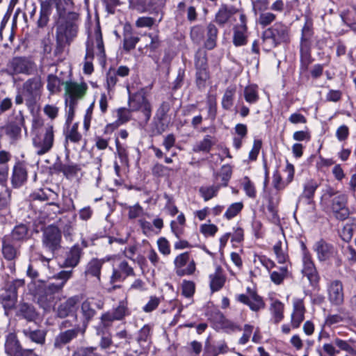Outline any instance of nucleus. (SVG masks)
Segmentation results:
<instances>
[{
    "label": "nucleus",
    "instance_id": "nucleus-1",
    "mask_svg": "<svg viewBox=\"0 0 356 356\" xmlns=\"http://www.w3.org/2000/svg\"><path fill=\"white\" fill-rule=\"evenodd\" d=\"M58 17L56 22V38L60 45L70 44L76 37L79 29V15L58 8Z\"/></svg>",
    "mask_w": 356,
    "mask_h": 356
},
{
    "label": "nucleus",
    "instance_id": "nucleus-2",
    "mask_svg": "<svg viewBox=\"0 0 356 356\" xmlns=\"http://www.w3.org/2000/svg\"><path fill=\"white\" fill-rule=\"evenodd\" d=\"M314 37L313 23L307 19L301 30L300 41V69L302 72L307 71L309 65L314 61L312 56Z\"/></svg>",
    "mask_w": 356,
    "mask_h": 356
},
{
    "label": "nucleus",
    "instance_id": "nucleus-3",
    "mask_svg": "<svg viewBox=\"0 0 356 356\" xmlns=\"http://www.w3.org/2000/svg\"><path fill=\"white\" fill-rule=\"evenodd\" d=\"M262 49L268 52L282 43L290 42L289 29L284 24H274L262 33Z\"/></svg>",
    "mask_w": 356,
    "mask_h": 356
},
{
    "label": "nucleus",
    "instance_id": "nucleus-4",
    "mask_svg": "<svg viewBox=\"0 0 356 356\" xmlns=\"http://www.w3.org/2000/svg\"><path fill=\"white\" fill-rule=\"evenodd\" d=\"M43 86L41 76L38 75L26 79L20 88L26 97V106L31 113L42 96Z\"/></svg>",
    "mask_w": 356,
    "mask_h": 356
},
{
    "label": "nucleus",
    "instance_id": "nucleus-5",
    "mask_svg": "<svg viewBox=\"0 0 356 356\" xmlns=\"http://www.w3.org/2000/svg\"><path fill=\"white\" fill-rule=\"evenodd\" d=\"M54 143V128L52 124H47L44 129L38 131L33 138V145L37 155H44L52 149Z\"/></svg>",
    "mask_w": 356,
    "mask_h": 356
},
{
    "label": "nucleus",
    "instance_id": "nucleus-6",
    "mask_svg": "<svg viewBox=\"0 0 356 356\" xmlns=\"http://www.w3.org/2000/svg\"><path fill=\"white\" fill-rule=\"evenodd\" d=\"M24 285V280L17 279L7 282L0 291V303L5 310L15 308L17 302V289Z\"/></svg>",
    "mask_w": 356,
    "mask_h": 356
},
{
    "label": "nucleus",
    "instance_id": "nucleus-7",
    "mask_svg": "<svg viewBox=\"0 0 356 356\" xmlns=\"http://www.w3.org/2000/svg\"><path fill=\"white\" fill-rule=\"evenodd\" d=\"M36 70L35 63L31 58L16 56L13 58L7 65V73L10 75L25 74L31 75Z\"/></svg>",
    "mask_w": 356,
    "mask_h": 356
},
{
    "label": "nucleus",
    "instance_id": "nucleus-8",
    "mask_svg": "<svg viewBox=\"0 0 356 356\" xmlns=\"http://www.w3.org/2000/svg\"><path fill=\"white\" fill-rule=\"evenodd\" d=\"M95 54H96L99 59H104L106 57L104 44L99 25H97L95 28L94 35L88 37L86 42V54L85 58L92 60Z\"/></svg>",
    "mask_w": 356,
    "mask_h": 356
},
{
    "label": "nucleus",
    "instance_id": "nucleus-9",
    "mask_svg": "<svg viewBox=\"0 0 356 356\" xmlns=\"http://www.w3.org/2000/svg\"><path fill=\"white\" fill-rule=\"evenodd\" d=\"M128 104L130 111H140L143 113L145 122H147L150 119L152 106L143 90L133 94L129 93Z\"/></svg>",
    "mask_w": 356,
    "mask_h": 356
},
{
    "label": "nucleus",
    "instance_id": "nucleus-10",
    "mask_svg": "<svg viewBox=\"0 0 356 356\" xmlns=\"http://www.w3.org/2000/svg\"><path fill=\"white\" fill-rule=\"evenodd\" d=\"M173 264L174 270L179 277L193 275L197 269L196 262L188 251L177 255Z\"/></svg>",
    "mask_w": 356,
    "mask_h": 356
},
{
    "label": "nucleus",
    "instance_id": "nucleus-11",
    "mask_svg": "<svg viewBox=\"0 0 356 356\" xmlns=\"http://www.w3.org/2000/svg\"><path fill=\"white\" fill-rule=\"evenodd\" d=\"M136 273L134 268L125 260H121L116 267H113L112 274L109 278V284L111 288L109 290L120 289L121 286L117 283L123 282L127 277H134Z\"/></svg>",
    "mask_w": 356,
    "mask_h": 356
},
{
    "label": "nucleus",
    "instance_id": "nucleus-12",
    "mask_svg": "<svg viewBox=\"0 0 356 356\" xmlns=\"http://www.w3.org/2000/svg\"><path fill=\"white\" fill-rule=\"evenodd\" d=\"M65 102L78 104L79 101L86 96L88 86L84 81L80 83L76 81L65 82Z\"/></svg>",
    "mask_w": 356,
    "mask_h": 356
},
{
    "label": "nucleus",
    "instance_id": "nucleus-13",
    "mask_svg": "<svg viewBox=\"0 0 356 356\" xmlns=\"http://www.w3.org/2000/svg\"><path fill=\"white\" fill-rule=\"evenodd\" d=\"M62 289V285L57 282L42 286L38 291V303L44 309L49 307L54 300V294L59 293Z\"/></svg>",
    "mask_w": 356,
    "mask_h": 356
},
{
    "label": "nucleus",
    "instance_id": "nucleus-14",
    "mask_svg": "<svg viewBox=\"0 0 356 356\" xmlns=\"http://www.w3.org/2000/svg\"><path fill=\"white\" fill-rule=\"evenodd\" d=\"M248 17L244 13H240L239 23L233 26L232 42L236 47L244 46L248 43L249 35Z\"/></svg>",
    "mask_w": 356,
    "mask_h": 356
},
{
    "label": "nucleus",
    "instance_id": "nucleus-15",
    "mask_svg": "<svg viewBox=\"0 0 356 356\" xmlns=\"http://www.w3.org/2000/svg\"><path fill=\"white\" fill-rule=\"evenodd\" d=\"M329 202H330V209L337 220L343 221L348 218L350 210L347 207L348 196L346 194H338Z\"/></svg>",
    "mask_w": 356,
    "mask_h": 356
},
{
    "label": "nucleus",
    "instance_id": "nucleus-16",
    "mask_svg": "<svg viewBox=\"0 0 356 356\" xmlns=\"http://www.w3.org/2000/svg\"><path fill=\"white\" fill-rule=\"evenodd\" d=\"M61 232L60 229L54 225H49L45 228L42 234L43 245L54 252L60 247Z\"/></svg>",
    "mask_w": 356,
    "mask_h": 356
},
{
    "label": "nucleus",
    "instance_id": "nucleus-17",
    "mask_svg": "<svg viewBox=\"0 0 356 356\" xmlns=\"http://www.w3.org/2000/svg\"><path fill=\"white\" fill-rule=\"evenodd\" d=\"M241 13L244 12L234 6L223 3L215 15V21L219 26H224L226 24L232 22L235 15H238L240 17Z\"/></svg>",
    "mask_w": 356,
    "mask_h": 356
},
{
    "label": "nucleus",
    "instance_id": "nucleus-18",
    "mask_svg": "<svg viewBox=\"0 0 356 356\" xmlns=\"http://www.w3.org/2000/svg\"><path fill=\"white\" fill-rule=\"evenodd\" d=\"M25 120L22 111H19L10 120L2 127L5 134L13 140H18L21 136L22 127H24Z\"/></svg>",
    "mask_w": 356,
    "mask_h": 356
},
{
    "label": "nucleus",
    "instance_id": "nucleus-19",
    "mask_svg": "<svg viewBox=\"0 0 356 356\" xmlns=\"http://www.w3.org/2000/svg\"><path fill=\"white\" fill-rule=\"evenodd\" d=\"M249 294H240L237 296L236 300L248 305L250 309L254 312H258L265 307V302L260 296L256 291L248 289Z\"/></svg>",
    "mask_w": 356,
    "mask_h": 356
},
{
    "label": "nucleus",
    "instance_id": "nucleus-20",
    "mask_svg": "<svg viewBox=\"0 0 356 356\" xmlns=\"http://www.w3.org/2000/svg\"><path fill=\"white\" fill-rule=\"evenodd\" d=\"M28 171L26 164L22 161L15 163L10 177L11 184L13 188H17L22 186L27 181Z\"/></svg>",
    "mask_w": 356,
    "mask_h": 356
},
{
    "label": "nucleus",
    "instance_id": "nucleus-21",
    "mask_svg": "<svg viewBox=\"0 0 356 356\" xmlns=\"http://www.w3.org/2000/svg\"><path fill=\"white\" fill-rule=\"evenodd\" d=\"M306 309L301 298L293 300V312L291 315V324L293 329L298 328L305 319Z\"/></svg>",
    "mask_w": 356,
    "mask_h": 356
},
{
    "label": "nucleus",
    "instance_id": "nucleus-22",
    "mask_svg": "<svg viewBox=\"0 0 356 356\" xmlns=\"http://www.w3.org/2000/svg\"><path fill=\"white\" fill-rule=\"evenodd\" d=\"M314 250L316 252L317 258L320 261L329 260L336 256L337 251L334 246L321 239L314 245Z\"/></svg>",
    "mask_w": 356,
    "mask_h": 356
},
{
    "label": "nucleus",
    "instance_id": "nucleus-23",
    "mask_svg": "<svg viewBox=\"0 0 356 356\" xmlns=\"http://www.w3.org/2000/svg\"><path fill=\"white\" fill-rule=\"evenodd\" d=\"M80 302L79 296L69 298L65 302L60 303L57 308V315L60 318H65L76 312L78 304Z\"/></svg>",
    "mask_w": 356,
    "mask_h": 356
},
{
    "label": "nucleus",
    "instance_id": "nucleus-24",
    "mask_svg": "<svg viewBox=\"0 0 356 356\" xmlns=\"http://www.w3.org/2000/svg\"><path fill=\"white\" fill-rule=\"evenodd\" d=\"M209 278L211 292H216L222 289L227 280L225 271L220 266L216 267L214 273L210 274Z\"/></svg>",
    "mask_w": 356,
    "mask_h": 356
},
{
    "label": "nucleus",
    "instance_id": "nucleus-25",
    "mask_svg": "<svg viewBox=\"0 0 356 356\" xmlns=\"http://www.w3.org/2000/svg\"><path fill=\"white\" fill-rule=\"evenodd\" d=\"M328 298L336 305L341 304L343 301V290L342 283L339 280H334L327 286Z\"/></svg>",
    "mask_w": 356,
    "mask_h": 356
},
{
    "label": "nucleus",
    "instance_id": "nucleus-26",
    "mask_svg": "<svg viewBox=\"0 0 356 356\" xmlns=\"http://www.w3.org/2000/svg\"><path fill=\"white\" fill-rule=\"evenodd\" d=\"M60 0H45L41 3L40 17L37 22L38 26L43 28L48 24L49 15L51 13V6L56 4V8L59 7Z\"/></svg>",
    "mask_w": 356,
    "mask_h": 356
},
{
    "label": "nucleus",
    "instance_id": "nucleus-27",
    "mask_svg": "<svg viewBox=\"0 0 356 356\" xmlns=\"http://www.w3.org/2000/svg\"><path fill=\"white\" fill-rule=\"evenodd\" d=\"M139 41L140 38L134 34L131 25L126 24L123 31V50L129 53L136 48Z\"/></svg>",
    "mask_w": 356,
    "mask_h": 356
},
{
    "label": "nucleus",
    "instance_id": "nucleus-28",
    "mask_svg": "<svg viewBox=\"0 0 356 356\" xmlns=\"http://www.w3.org/2000/svg\"><path fill=\"white\" fill-rule=\"evenodd\" d=\"M79 331L80 328L76 327L60 332L55 338L54 343V348L56 349L62 348L65 345L76 338Z\"/></svg>",
    "mask_w": 356,
    "mask_h": 356
},
{
    "label": "nucleus",
    "instance_id": "nucleus-29",
    "mask_svg": "<svg viewBox=\"0 0 356 356\" xmlns=\"http://www.w3.org/2000/svg\"><path fill=\"white\" fill-rule=\"evenodd\" d=\"M269 310L271 314V321L278 324L284 319V305L277 299L271 298Z\"/></svg>",
    "mask_w": 356,
    "mask_h": 356
},
{
    "label": "nucleus",
    "instance_id": "nucleus-30",
    "mask_svg": "<svg viewBox=\"0 0 356 356\" xmlns=\"http://www.w3.org/2000/svg\"><path fill=\"white\" fill-rule=\"evenodd\" d=\"M82 254V248L79 245H73L70 251L66 254L64 266L65 267L71 268L76 266L79 263Z\"/></svg>",
    "mask_w": 356,
    "mask_h": 356
},
{
    "label": "nucleus",
    "instance_id": "nucleus-31",
    "mask_svg": "<svg viewBox=\"0 0 356 356\" xmlns=\"http://www.w3.org/2000/svg\"><path fill=\"white\" fill-rule=\"evenodd\" d=\"M31 197L33 200H40L42 202L52 200V202H50L48 204L49 205H56L58 207V204L54 202V200L58 198V195L54 193L53 191L49 188L39 189L36 191V192L32 193Z\"/></svg>",
    "mask_w": 356,
    "mask_h": 356
},
{
    "label": "nucleus",
    "instance_id": "nucleus-32",
    "mask_svg": "<svg viewBox=\"0 0 356 356\" xmlns=\"http://www.w3.org/2000/svg\"><path fill=\"white\" fill-rule=\"evenodd\" d=\"M1 249L3 257L8 261H14L19 254V250L10 243L8 236L3 238Z\"/></svg>",
    "mask_w": 356,
    "mask_h": 356
},
{
    "label": "nucleus",
    "instance_id": "nucleus-33",
    "mask_svg": "<svg viewBox=\"0 0 356 356\" xmlns=\"http://www.w3.org/2000/svg\"><path fill=\"white\" fill-rule=\"evenodd\" d=\"M104 261L97 258L92 259L86 265L85 275L96 277L100 281L101 270Z\"/></svg>",
    "mask_w": 356,
    "mask_h": 356
},
{
    "label": "nucleus",
    "instance_id": "nucleus-34",
    "mask_svg": "<svg viewBox=\"0 0 356 356\" xmlns=\"http://www.w3.org/2000/svg\"><path fill=\"white\" fill-rule=\"evenodd\" d=\"M269 273L271 282L276 285L282 284L284 280L291 277L288 264L280 266L277 270L270 271Z\"/></svg>",
    "mask_w": 356,
    "mask_h": 356
},
{
    "label": "nucleus",
    "instance_id": "nucleus-35",
    "mask_svg": "<svg viewBox=\"0 0 356 356\" xmlns=\"http://www.w3.org/2000/svg\"><path fill=\"white\" fill-rule=\"evenodd\" d=\"M55 169L62 172L67 178H70L76 176L81 171V167L79 164L73 163L66 164L57 163L55 164Z\"/></svg>",
    "mask_w": 356,
    "mask_h": 356
},
{
    "label": "nucleus",
    "instance_id": "nucleus-36",
    "mask_svg": "<svg viewBox=\"0 0 356 356\" xmlns=\"http://www.w3.org/2000/svg\"><path fill=\"white\" fill-rule=\"evenodd\" d=\"M144 36L147 38V40H146V44L144 47H140V49H143V53L145 54H150L155 52L161 45V41L159 35L157 34L149 33H145Z\"/></svg>",
    "mask_w": 356,
    "mask_h": 356
},
{
    "label": "nucleus",
    "instance_id": "nucleus-37",
    "mask_svg": "<svg viewBox=\"0 0 356 356\" xmlns=\"http://www.w3.org/2000/svg\"><path fill=\"white\" fill-rule=\"evenodd\" d=\"M280 202V195L278 192L271 193L268 197L267 210L273 220H278V205Z\"/></svg>",
    "mask_w": 356,
    "mask_h": 356
},
{
    "label": "nucleus",
    "instance_id": "nucleus-38",
    "mask_svg": "<svg viewBox=\"0 0 356 356\" xmlns=\"http://www.w3.org/2000/svg\"><path fill=\"white\" fill-rule=\"evenodd\" d=\"M186 227V218L183 213H180L176 220L170 222V229L176 238L180 239L184 234Z\"/></svg>",
    "mask_w": 356,
    "mask_h": 356
},
{
    "label": "nucleus",
    "instance_id": "nucleus-39",
    "mask_svg": "<svg viewBox=\"0 0 356 356\" xmlns=\"http://www.w3.org/2000/svg\"><path fill=\"white\" fill-rule=\"evenodd\" d=\"M215 143L209 135H207L200 141L196 142L192 147V151L195 153L202 152L208 154L212 149Z\"/></svg>",
    "mask_w": 356,
    "mask_h": 356
},
{
    "label": "nucleus",
    "instance_id": "nucleus-40",
    "mask_svg": "<svg viewBox=\"0 0 356 356\" xmlns=\"http://www.w3.org/2000/svg\"><path fill=\"white\" fill-rule=\"evenodd\" d=\"M29 227L25 224H19L12 230L9 238L14 241H24L29 238Z\"/></svg>",
    "mask_w": 356,
    "mask_h": 356
},
{
    "label": "nucleus",
    "instance_id": "nucleus-41",
    "mask_svg": "<svg viewBox=\"0 0 356 356\" xmlns=\"http://www.w3.org/2000/svg\"><path fill=\"white\" fill-rule=\"evenodd\" d=\"M17 316L31 322L37 318L38 314L33 306L27 303H22L19 305Z\"/></svg>",
    "mask_w": 356,
    "mask_h": 356
},
{
    "label": "nucleus",
    "instance_id": "nucleus-42",
    "mask_svg": "<svg viewBox=\"0 0 356 356\" xmlns=\"http://www.w3.org/2000/svg\"><path fill=\"white\" fill-rule=\"evenodd\" d=\"M318 183L314 179L308 180L303 186V191L301 197L307 200L308 203H311L313 200L315 192L318 188Z\"/></svg>",
    "mask_w": 356,
    "mask_h": 356
},
{
    "label": "nucleus",
    "instance_id": "nucleus-43",
    "mask_svg": "<svg viewBox=\"0 0 356 356\" xmlns=\"http://www.w3.org/2000/svg\"><path fill=\"white\" fill-rule=\"evenodd\" d=\"M236 88L235 86H230L227 87L222 96L221 105L223 109L226 111L231 110L234 105Z\"/></svg>",
    "mask_w": 356,
    "mask_h": 356
},
{
    "label": "nucleus",
    "instance_id": "nucleus-44",
    "mask_svg": "<svg viewBox=\"0 0 356 356\" xmlns=\"http://www.w3.org/2000/svg\"><path fill=\"white\" fill-rule=\"evenodd\" d=\"M218 29L216 25L210 23L207 27V39L204 43V47L207 49H213L216 45V40L218 37Z\"/></svg>",
    "mask_w": 356,
    "mask_h": 356
},
{
    "label": "nucleus",
    "instance_id": "nucleus-45",
    "mask_svg": "<svg viewBox=\"0 0 356 356\" xmlns=\"http://www.w3.org/2000/svg\"><path fill=\"white\" fill-rule=\"evenodd\" d=\"M81 313L83 316V323L87 325L95 316L96 311L92 307L90 301L87 299L81 303Z\"/></svg>",
    "mask_w": 356,
    "mask_h": 356
},
{
    "label": "nucleus",
    "instance_id": "nucleus-46",
    "mask_svg": "<svg viewBox=\"0 0 356 356\" xmlns=\"http://www.w3.org/2000/svg\"><path fill=\"white\" fill-rule=\"evenodd\" d=\"M79 123H74L65 133V146L69 143V141L74 143H79L82 140V135L79 132Z\"/></svg>",
    "mask_w": 356,
    "mask_h": 356
},
{
    "label": "nucleus",
    "instance_id": "nucleus-47",
    "mask_svg": "<svg viewBox=\"0 0 356 356\" xmlns=\"http://www.w3.org/2000/svg\"><path fill=\"white\" fill-rule=\"evenodd\" d=\"M243 95L246 102L250 104H256L259 99L257 86L254 84L247 86L244 88Z\"/></svg>",
    "mask_w": 356,
    "mask_h": 356
},
{
    "label": "nucleus",
    "instance_id": "nucleus-48",
    "mask_svg": "<svg viewBox=\"0 0 356 356\" xmlns=\"http://www.w3.org/2000/svg\"><path fill=\"white\" fill-rule=\"evenodd\" d=\"M152 334V326L149 324H145L138 331L136 341L140 346H144L151 341Z\"/></svg>",
    "mask_w": 356,
    "mask_h": 356
},
{
    "label": "nucleus",
    "instance_id": "nucleus-49",
    "mask_svg": "<svg viewBox=\"0 0 356 356\" xmlns=\"http://www.w3.org/2000/svg\"><path fill=\"white\" fill-rule=\"evenodd\" d=\"M24 334L31 341L38 344L42 345L45 342L46 333L42 330H32L31 329H24Z\"/></svg>",
    "mask_w": 356,
    "mask_h": 356
},
{
    "label": "nucleus",
    "instance_id": "nucleus-50",
    "mask_svg": "<svg viewBox=\"0 0 356 356\" xmlns=\"http://www.w3.org/2000/svg\"><path fill=\"white\" fill-rule=\"evenodd\" d=\"M111 312L115 315L118 321L124 319L126 316L131 314V311L128 307V301L126 299L119 302L118 305L111 310Z\"/></svg>",
    "mask_w": 356,
    "mask_h": 356
},
{
    "label": "nucleus",
    "instance_id": "nucleus-51",
    "mask_svg": "<svg viewBox=\"0 0 356 356\" xmlns=\"http://www.w3.org/2000/svg\"><path fill=\"white\" fill-rule=\"evenodd\" d=\"M115 321H118L111 311H108L102 314L100 322L97 328H102V330L108 331Z\"/></svg>",
    "mask_w": 356,
    "mask_h": 356
},
{
    "label": "nucleus",
    "instance_id": "nucleus-52",
    "mask_svg": "<svg viewBox=\"0 0 356 356\" xmlns=\"http://www.w3.org/2000/svg\"><path fill=\"white\" fill-rule=\"evenodd\" d=\"M195 83L199 89L206 86L207 81L210 78L209 68L195 69Z\"/></svg>",
    "mask_w": 356,
    "mask_h": 356
},
{
    "label": "nucleus",
    "instance_id": "nucleus-53",
    "mask_svg": "<svg viewBox=\"0 0 356 356\" xmlns=\"http://www.w3.org/2000/svg\"><path fill=\"white\" fill-rule=\"evenodd\" d=\"M47 88L51 94H55L60 91L61 80L54 74L47 76Z\"/></svg>",
    "mask_w": 356,
    "mask_h": 356
},
{
    "label": "nucleus",
    "instance_id": "nucleus-54",
    "mask_svg": "<svg viewBox=\"0 0 356 356\" xmlns=\"http://www.w3.org/2000/svg\"><path fill=\"white\" fill-rule=\"evenodd\" d=\"M115 143L116 146V154L119 157L121 163L127 165L129 163V154L127 147L125 145L122 144L118 137L115 140Z\"/></svg>",
    "mask_w": 356,
    "mask_h": 356
},
{
    "label": "nucleus",
    "instance_id": "nucleus-55",
    "mask_svg": "<svg viewBox=\"0 0 356 356\" xmlns=\"http://www.w3.org/2000/svg\"><path fill=\"white\" fill-rule=\"evenodd\" d=\"M118 81V76L115 72H114L113 68H110L106 72L105 84V87L108 93L114 90Z\"/></svg>",
    "mask_w": 356,
    "mask_h": 356
},
{
    "label": "nucleus",
    "instance_id": "nucleus-56",
    "mask_svg": "<svg viewBox=\"0 0 356 356\" xmlns=\"http://www.w3.org/2000/svg\"><path fill=\"white\" fill-rule=\"evenodd\" d=\"M147 289L146 282L140 277L135 278L129 284L127 292H144Z\"/></svg>",
    "mask_w": 356,
    "mask_h": 356
},
{
    "label": "nucleus",
    "instance_id": "nucleus-57",
    "mask_svg": "<svg viewBox=\"0 0 356 356\" xmlns=\"http://www.w3.org/2000/svg\"><path fill=\"white\" fill-rule=\"evenodd\" d=\"M195 69L209 68L207 53L205 51L199 49L195 55Z\"/></svg>",
    "mask_w": 356,
    "mask_h": 356
},
{
    "label": "nucleus",
    "instance_id": "nucleus-58",
    "mask_svg": "<svg viewBox=\"0 0 356 356\" xmlns=\"http://www.w3.org/2000/svg\"><path fill=\"white\" fill-rule=\"evenodd\" d=\"M219 188L220 186H202L200 188V193L207 202L217 195Z\"/></svg>",
    "mask_w": 356,
    "mask_h": 356
},
{
    "label": "nucleus",
    "instance_id": "nucleus-59",
    "mask_svg": "<svg viewBox=\"0 0 356 356\" xmlns=\"http://www.w3.org/2000/svg\"><path fill=\"white\" fill-rule=\"evenodd\" d=\"M96 330L97 335L101 336V340L99 341L101 348L106 349L110 348L113 343V341L108 331L102 330V328H97Z\"/></svg>",
    "mask_w": 356,
    "mask_h": 356
},
{
    "label": "nucleus",
    "instance_id": "nucleus-60",
    "mask_svg": "<svg viewBox=\"0 0 356 356\" xmlns=\"http://www.w3.org/2000/svg\"><path fill=\"white\" fill-rule=\"evenodd\" d=\"M243 204L242 202H235L232 204L224 213V217L227 220H231L236 217L243 209Z\"/></svg>",
    "mask_w": 356,
    "mask_h": 356
},
{
    "label": "nucleus",
    "instance_id": "nucleus-61",
    "mask_svg": "<svg viewBox=\"0 0 356 356\" xmlns=\"http://www.w3.org/2000/svg\"><path fill=\"white\" fill-rule=\"evenodd\" d=\"M243 188L246 194L250 198H255L257 196V191L254 183L248 177H245L242 183Z\"/></svg>",
    "mask_w": 356,
    "mask_h": 356
},
{
    "label": "nucleus",
    "instance_id": "nucleus-62",
    "mask_svg": "<svg viewBox=\"0 0 356 356\" xmlns=\"http://www.w3.org/2000/svg\"><path fill=\"white\" fill-rule=\"evenodd\" d=\"M282 242L277 241L273 246V251L276 255V259L280 264H286L289 260L288 254L282 248Z\"/></svg>",
    "mask_w": 356,
    "mask_h": 356
},
{
    "label": "nucleus",
    "instance_id": "nucleus-63",
    "mask_svg": "<svg viewBox=\"0 0 356 356\" xmlns=\"http://www.w3.org/2000/svg\"><path fill=\"white\" fill-rule=\"evenodd\" d=\"M272 182L273 187L277 191V192L278 193L280 191L284 190L289 184L286 180H282V176L277 170L273 172Z\"/></svg>",
    "mask_w": 356,
    "mask_h": 356
},
{
    "label": "nucleus",
    "instance_id": "nucleus-64",
    "mask_svg": "<svg viewBox=\"0 0 356 356\" xmlns=\"http://www.w3.org/2000/svg\"><path fill=\"white\" fill-rule=\"evenodd\" d=\"M72 356H102L97 353L96 347H86L78 348Z\"/></svg>",
    "mask_w": 356,
    "mask_h": 356
}]
</instances>
